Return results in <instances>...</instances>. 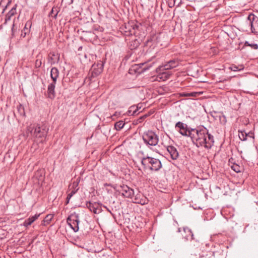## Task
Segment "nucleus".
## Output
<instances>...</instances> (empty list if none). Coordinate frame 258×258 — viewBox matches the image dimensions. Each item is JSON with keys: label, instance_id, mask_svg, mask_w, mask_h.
Returning <instances> with one entry per match:
<instances>
[{"label": "nucleus", "instance_id": "nucleus-1", "mask_svg": "<svg viewBox=\"0 0 258 258\" xmlns=\"http://www.w3.org/2000/svg\"><path fill=\"white\" fill-rule=\"evenodd\" d=\"M49 128L46 123L33 124L27 127V131L31 136L37 139L40 143H43L46 139Z\"/></svg>", "mask_w": 258, "mask_h": 258}, {"label": "nucleus", "instance_id": "nucleus-2", "mask_svg": "<svg viewBox=\"0 0 258 258\" xmlns=\"http://www.w3.org/2000/svg\"><path fill=\"white\" fill-rule=\"evenodd\" d=\"M141 164L145 170L156 172L162 167L161 161L157 158L145 156L141 158Z\"/></svg>", "mask_w": 258, "mask_h": 258}, {"label": "nucleus", "instance_id": "nucleus-3", "mask_svg": "<svg viewBox=\"0 0 258 258\" xmlns=\"http://www.w3.org/2000/svg\"><path fill=\"white\" fill-rule=\"evenodd\" d=\"M207 134V129L206 127H202L197 131L196 133L190 134L193 144L198 148H200L204 141V137Z\"/></svg>", "mask_w": 258, "mask_h": 258}, {"label": "nucleus", "instance_id": "nucleus-4", "mask_svg": "<svg viewBox=\"0 0 258 258\" xmlns=\"http://www.w3.org/2000/svg\"><path fill=\"white\" fill-rule=\"evenodd\" d=\"M142 138L144 143L149 146H155L159 142L158 136L152 131L144 132Z\"/></svg>", "mask_w": 258, "mask_h": 258}, {"label": "nucleus", "instance_id": "nucleus-5", "mask_svg": "<svg viewBox=\"0 0 258 258\" xmlns=\"http://www.w3.org/2000/svg\"><path fill=\"white\" fill-rule=\"evenodd\" d=\"M67 223L75 232L79 231V215L76 212L72 213L67 219Z\"/></svg>", "mask_w": 258, "mask_h": 258}, {"label": "nucleus", "instance_id": "nucleus-6", "mask_svg": "<svg viewBox=\"0 0 258 258\" xmlns=\"http://www.w3.org/2000/svg\"><path fill=\"white\" fill-rule=\"evenodd\" d=\"M103 66V63L101 61L92 65L91 72L89 73L88 77L90 81H93V79L96 78L102 73Z\"/></svg>", "mask_w": 258, "mask_h": 258}, {"label": "nucleus", "instance_id": "nucleus-7", "mask_svg": "<svg viewBox=\"0 0 258 258\" xmlns=\"http://www.w3.org/2000/svg\"><path fill=\"white\" fill-rule=\"evenodd\" d=\"M118 191L122 196L127 198H132L135 194L134 189L125 184L120 185Z\"/></svg>", "mask_w": 258, "mask_h": 258}, {"label": "nucleus", "instance_id": "nucleus-8", "mask_svg": "<svg viewBox=\"0 0 258 258\" xmlns=\"http://www.w3.org/2000/svg\"><path fill=\"white\" fill-rule=\"evenodd\" d=\"M247 23L250 25L251 32L256 34V28L258 27V17L253 14H249L247 18Z\"/></svg>", "mask_w": 258, "mask_h": 258}, {"label": "nucleus", "instance_id": "nucleus-9", "mask_svg": "<svg viewBox=\"0 0 258 258\" xmlns=\"http://www.w3.org/2000/svg\"><path fill=\"white\" fill-rule=\"evenodd\" d=\"M214 139L213 136L209 134L207 130V134L204 137V141L201 147H204L206 149H210L214 145Z\"/></svg>", "mask_w": 258, "mask_h": 258}, {"label": "nucleus", "instance_id": "nucleus-10", "mask_svg": "<svg viewBox=\"0 0 258 258\" xmlns=\"http://www.w3.org/2000/svg\"><path fill=\"white\" fill-rule=\"evenodd\" d=\"M86 207L91 211L95 214H99L101 212V204L99 203H91V202H86Z\"/></svg>", "mask_w": 258, "mask_h": 258}, {"label": "nucleus", "instance_id": "nucleus-11", "mask_svg": "<svg viewBox=\"0 0 258 258\" xmlns=\"http://www.w3.org/2000/svg\"><path fill=\"white\" fill-rule=\"evenodd\" d=\"M179 61L176 59H172L168 61L166 64L159 66V70L167 71L176 68L179 65Z\"/></svg>", "mask_w": 258, "mask_h": 258}, {"label": "nucleus", "instance_id": "nucleus-12", "mask_svg": "<svg viewBox=\"0 0 258 258\" xmlns=\"http://www.w3.org/2000/svg\"><path fill=\"white\" fill-rule=\"evenodd\" d=\"M156 72L158 73L157 79H161L164 81L168 79L171 75V73L170 72L159 70V67L156 69Z\"/></svg>", "mask_w": 258, "mask_h": 258}, {"label": "nucleus", "instance_id": "nucleus-13", "mask_svg": "<svg viewBox=\"0 0 258 258\" xmlns=\"http://www.w3.org/2000/svg\"><path fill=\"white\" fill-rule=\"evenodd\" d=\"M56 83L51 82L47 87V97L50 99H53L55 97V88Z\"/></svg>", "mask_w": 258, "mask_h": 258}, {"label": "nucleus", "instance_id": "nucleus-14", "mask_svg": "<svg viewBox=\"0 0 258 258\" xmlns=\"http://www.w3.org/2000/svg\"><path fill=\"white\" fill-rule=\"evenodd\" d=\"M167 150L170 154V157L173 160H176L179 156L178 152L176 148L173 146H168L167 147Z\"/></svg>", "mask_w": 258, "mask_h": 258}, {"label": "nucleus", "instance_id": "nucleus-15", "mask_svg": "<svg viewBox=\"0 0 258 258\" xmlns=\"http://www.w3.org/2000/svg\"><path fill=\"white\" fill-rule=\"evenodd\" d=\"M59 72L57 68L53 67L50 71V78L53 83H56L57 79L58 78Z\"/></svg>", "mask_w": 258, "mask_h": 258}, {"label": "nucleus", "instance_id": "nucleus-16", "mask_svg": "<svg viewBox=\"0 0 258 258\" xmlns=\"http://www.w3.org/2000/svg\"><path fill=\"white\" fill-rule=\"evenodd\" d=\"M39 215L35 214V215L29 217L27 219L25 220L23 223V226L28 227L31 225L36 219H38Z\"/></svg>", "mask_w": 258, "mask_h": 258}, {"label": "nucleus", "instance_id": "nucleus-17", "mask_svg": "<svg viewBox=\"0 0 258 258\" xmlns=\"http://www.w3.org/2000/svg\"><path fill=\"white\" fill-rule=\"evenodd\" d=\"M16 13V7H13L6 15L5 24L7 23L11 19V17Z\"/></svg>", "mask_w": 258, "mask_h": 258}, {"label": "nucleus", "instance_id": "nucleus-18", "mask_svg": "<svg viewBox=\"0 0 258 258\" xmlns=\"http://www.w3.org/2000/svg\"><path fill=\"white\" fill-rule=\"evenodd\" d=\"M32 21L31 20L27 21L22 31L24 32H26V33H29L30 32V28L32 26Z\"/></svg>", "mask_w": 258, "mask_h": 258}, {"label": "nucleus", "instance_id": "nucleus-19", "mask_svg": "<svg viewBox=\"0 0 258 258\" xmlns=\"http://www.w3.org/2000/svg\"><path fill=\"white\" fill-rule=\"evenodd\" d=\"M229 69L234 72L240 71L244 69V67L242 64L238 66L233 64L229 67Z\"/></svg>", "mask_w": 258, "mask_h": 258}, {"label": "nucleus", "instance_id": "nucleus-20", "mask_svg": "<svg viewBox=\"0 0 258 258\" xmlns=\"http://www.w3.org/2000/svg\"><path fill=\"white\" fill-rule=\"evenodd\" d=\"M179 133L181 134L182 136L186 137H190V134H193L190 132V131L189 129H188L187 126L184 128V129L183 130H180Z\"/></svg>", "mask_w": 258, "mask_h": 258}, {"label": "nucleus", "instance_id": "nucleus-21", "mask_svg": "<svg viewBox=\"0 0 258 258\" xmlns=\"http://www.w3.org/2000/svg\"><path fill=\"white\" fill-rule=\"evenodd\" d=\"M139 41L137 39H135L130 42V49L132 50L135 49L139 46Z\"/></svg>", "mask_w": 258, "mask_h": 258}, {"label": "nucleus", "instance_id": "nucleus-22", "mask_svg": "<svg viewBox=\"0 0 258 258\" xmlns=\"http://www.w3.org/2000/svg\"><path fill=\"white\" fill-rule=\"evenodd\" d=\"M238 136L240 140L242 141H245L247 140V135L245 131H239Z\"/></svg>", "mask_w": 258, "mask_h": 258}, {"label": "nucleus", "instance_id": "nucleus-23", "mask_svg": "<svg viewBox=\"0 0 258 258\" xmlns=\"http://www.w3.org/2000/svg\"><path fill=\"white\" fill-rule=\"evenodd\" d=\"M124 124L125 123L123 121L120 120L115 123L114 127L117 131H119L123 128Z\"/></svg>", "mask_w": 258, "mask_h": 258}, {"label": "nucleus", "instance_id": "nucleus-24", "mask_svg": "<svg viewBox=\"0 0 258 258\" xmlns=\"http://www.w3.org/2000/svg\"><path fill=\"white\" fill-rule=\"evenodd\" d=\"M244 45L245 46H250L253 49H258V45L256 43H250L248 41H245L244 42Z\"/></svg>", "mask_w": 258, "mask_h": 258}, {"label": "nucleus", "instance_id": "nucleus-25", "mask_svg": "<svg viewBox=\"0 0 258 258\" xmlns=\"http://www.w3.org/2000/svg\"><path fill=\"white\" fill-rule=\"evenodd\" d=\"M187 125L186 124L182 123V122L178 121L175 124V127H178L180 130L184 129Z\"/></svg>", "mask_w": 258, "mask_h": 258}, {"label": "nucleus", "instance_id": "nucleus-26", "mask_svg": "<svg viewBox=\"0 0 258 258\" xmlns=\"http://www.w3.org/2000/svg\"><path fill=\"white\" fill-rule=\"evenodd\" d=\"M246 135H247V140L250 139L251 141V142H253L254 139V135L253 132H249L248 133H246Z\"/></svg>", "mask_w": 258, "mask_h": 258}, {"label": "nucleus", "instance_id": "nucleus-27", "mask_svg": "<svg viewBox=\"0 0 258 258\" xmlns=\"http://www.w3.org/2000/svg\"><path fill=\"white\" fill-rule=\"evenodd\" d=\"M132 110H133V113L132 114V115H134L137 114V112L138 111V107H136L135 106H132L130 107V110H128L129 113H131V111H132Z\"/></svg>", "mask_w": 258, "mask_h": 258}, {"label": "nucleus", "instance_id": "nucleus-28", "mask_svg": "<svg viewBox=\"0 0 258 258\" xmlns=\"http://www.w3.org/2000/svg\"><path fill=\"white\" fill-rule=\"evenodd\" d=\"M137 202L138 204H140L142 205H144L148 204V200L147 198H144L140 199V200L139 201H137Z\"/></svg>", "mask_w": 258, "mask_h": 258}, {"label": "nucleus", "instance_id": "nucleus-29", "mask_svg": "<svg viewBox=\"0 0 258 258\" xmlns=\"http://www.w3.org/2000/svg\"><path fill=\"white\" fill-rule=\"evenodd\" d=\"M231 168L236 172L237 173H238L239 172H240V166H238V165L236 164V165H233V166H231Z\"/></svg>", "mask_w": 258, "mask_h": 258}, {"label": "nucleus", "instance_id": "nucleus-30", "mask_svg": "<svg viewBox=\"0 0 258 258\" xmlns=\"http://www.w3.org/2000/svg\"><path fill=\"white\" fill-rule=\"evenodd\" d=\"M183 231L185 232V233H188L189 234L191 235V238L192 239H194L193 238V236H194V234L191 231V230L188 228H183Z\"/></svg>", "mask_w": 258, "mask_h": 258}, {"label": "nucleus", "instance_id": "nucleus-31", "mask_svg": "<svg viewBox=\"0 0 258 258\" xmlns=\"http://www.w3.org/2000/svg\"><path fill=\"white\" fill-rule=\"evenodd\" d=\"M52 56H54V58L56 60L55 61H53V62H51V64L54 63L55 61L58 62L59 61V56L58 54H55V53H53Z\"/></svg>", "mask_w": 258, "mask_h": 258}, {"label": "nucleus", "instance_id": "nucleus-32", "mask_svg": "<svg viewBox=\"0 0 258 258\" xmlns=\"http://www.w3.org/2000/svg\"><path fill=\"white\" fill-rule=\"evenodd\" d=\"M52 217L51 215H47L45 218L44 220H45V221L47 222V223H48L51 220Z\"/></svg>", "mask_w": 258, "mask_h": 258}, {"label": "nucleus", "instance_id": "nucleus-33", "mask_svg": "<svg viewBox=\"0 0 258 258\" xmlns=\"http://www.w3.org/2000/svg\"><path fill=\"white\" fill-rule=\"evenodd\" d=\"M18 110L21 114L24 113V108L21 105L18 107Z\"/></svg>", "mask_w": 258, "mask_h": 258}, {"label": "nucleus", "instance_id": "nucleus-34", "mask_svg": "<svg viewBox=\"0 0 258 258\" xmlns=\"http://www.w3.org/2000/svg\"><path fill=\"white\" fill-rule=\"evenodd\" d=\"M189 97H197L198 95V93L197 92H192L190 93H188Z\"/></svg>", "mask_w": 258, "mask_h": 258}, {"label": "nucleus", "instance_id": "nucleus-35", "mask_svg": "<svg viewBox=\"0 0 258 258\" xmlns=\"http://www.w3.org/2000/svg\"><path fill=\"white\" fill-rule=\"evenodd\" d=\"M35 65L37 68L40 67L41 65V60L37 59L35 61Z\"/></svg>", "mask_w": 258, "mask_h": 258}, {"label": "nucleus", "instance_id": "nucleus-36", "mask_svg": "<svg viewBox=\"0 0 258 258\" xmlns=\"http://www.w3.org/2000/svg\"><path fill=\"white\" fill-rule=\"evenodd\" d=\"M76 191H77L76 190H72L71 191V192L68 194V195L69 196V197L72 198L73 197V196L76 194Z\"/></svg>", "mask_w": 258, "mask_h": 258}, {"label": "nucleus", "instance_id": "nucleus-37", "mask_svg": "<svg viewBox=\"0 0 258 258\" xmlns=\"http://www.w3.org/2000/svg\"><path fill=\"white\" fill-rule=\"evenodd\" d=\"M29 34V33H26V32H24V31H23L22 30V33H21V37H22L24 38V37H25L26 36V35H27V34Z\"/></svg>", "mask_w": 258, "mask_h": 258}, {"label": "nucleus", "instance_id": "nucleus-38", "mask_svg": "<svg viewBox=\"0 0 258 258\" xmlns=\"http://www.w3.org/2000/svg\"><path fill=\"white\" fill-rule=\"evenodd\" d=\"M188 129H189L192 133H196V131H197L199 128L196 129V128H188Z\"/></svg>", "mask_w": 258, "mask_h": 258}, {"label": "nucleus", "instance_id": "nucleus-39", "mask_svg": "<svg viewBox=\"0 0 258 258\" xmlns=\"http://www.w3.org/2000/svg\"><path fill=\"white\" fill-rule=\"evenodd\" d=\"M139 196L140 195H137L136 196V197L135 198V202H134L135 203H137V201H139L140 200V199H139Z\"/></svg>", "mask_w": 258, "mask_h": 258}, {"label": "nucleus", "instance_id": "nucleus-40", "mask_svg": "<svg viewBox=\"0 0 258 258\" xmlns=\"http://www.w3.org/2000/svg\"><path fill=\"white\" fill-rule=\"evenodd\" d=\"M146 117H147V115H145L140 117V118L139 119V122H141L142 121V120L143 119H144V118H145Z\"/></svg>", "mask_w": 258, "mask_h": 258}, {"label": "nucleus", "instance_id": "nucleus-41", "mask_svg": "<svg viewBox=\"0 0 258 258\" xmlns=\"http://www.w3.org/2000/svg\"><path fill=\"white\" fill-rule=\"evenodd\" d=\"M181 95L184 97H189L188 93H183Z\"/></svg>", "mask_w": 258, "mask_h": 258}, {"label": "nucleus", "instance_id": "nucleus-42", "mask_svg": "<svg viewBox=\"0 0 258 258\" xmlns=\"http://www.w3.org/2000/svg\"><path fill=\"white\" fill-rule=\"evenodd\" d=\"M71 197H69V195L67 196V202H66V204H68L69 203V201L71 199Z\"/></svg>", "mask_w": 258, "mask_h": 258}, {"label": "nucleus", "instance_id": "nucleus-43", "mask_svg": "<svg viewBox=\"0 0 258 258\" xmlns=\"http://www.w3.org/2000/svg\"><path fill=\"white\" fill-rule=\"evenodd\" d=\"M103 207L104 208H105L108 212H109L110 213L112 214L111 212V210L109 208H108L106 206H103Z\"/></svg>", "mask_w": 258, "mask_h": 258}, {"label": "nucleus", "instance_id": "nucleus-44", "mask_svg": "<svg viewBox=\"0 0 258 258\" xmlns=\"http://www.w3.org/2000/svg\"><path fill=\"white\" fill-rule=\"evenodd\" d=\"M138 27H139V26H138V25H134V27H133V29H138Z\"/></svg>", "mask_w": 258, "mask_h": 258}, {"label": "nucleus", "instance_id": "nucleus-45", "mask_svg": "<svg viewBox=\"0 0 258 258\" xmlns=\"http://www.w3.org/2000/svg\"><path fill=\"white\" fill-rule=\"evenodd\" d=\"M14 26H15V24H14V22L13 23V26H12V32H14Z\"/></svg>", "mask_w": 258, "mask_h": 258}, {"label": "nucleus", "instance_id": "nucleus-46", "mask_svg": "<svg viewBox=\"0 0 258 258\" xmlns=\"http://www.w3.org/2000/svg\"><path fill=\"white\" fill-rule=\"evenodd\" d=\"M6 8H7V6H6V7L3 9V12H2V13H4V12H5V10H6Z\"/></svg>", "mask_w": 258, "mask_h": 258}, {"label": "nucleus", "instance_id": "nucleus-47", "mask_svg": "<svg viewBox=\"0 0 258 258\" xmlns=\"http://www.w3.org/2000/svg\"><path fill=\"white\" fill-rule=\"evenodd\" d=\"M3 222V218H0V223Z\"/></svg>", "mask_w": 258, "mask_h": 258}, {"label": "nucleus", "instance_id": "nucleus-48", "mask_svg": "<svg viewBox=\"0 0 258 258\" xmlns=\"http://www.w3.org/2000/svg\"><path fill=\"white\" fill-rule=\"evenodd\" d=\"M180 229H181L180 228H178V232H180L181 231Z\"/></svg>", "mask_w": 258, "mask_h": 258}, {"label": "nucleus", "instance_id": "nucleus-49", "mask_svg": "<svg viewBox=\"0 0 258 258\" xmlns=\"http://www.w3.org/2000/svg\"><path fill=\"white\" fill-rule=\"evenodd\" d=\"M114 115V116H116V112H115V113L114 114V115Z\"/></svg>", "mask_w": 258, "mask_h": 258}, {"label": "nucleus", "instance_id": "nucleus-50", "mask_svg": "<svg viewBox=\"0 0 258 258\" xmlns=\"http://www.w3.org/2000/svg\"><path fill=\"white\" fill-rule=\"evenodd\" d=\"M53 58H54V56H52V57H51V59L52 60L53 59Z\"/></svg>", "mask_w": 258, "mask_h": 258}, {"label": "nucleus", "instance_id": "nucleus-51", "mask_svg": "<svg viewBox=\"0 0 258 258\" xmlns=\"http://www.w3.org/2000/svg\"><path fill=\"white\" fill-rule=\"evenodd\" d=\"M53 58H54V56H52V57H51V59L52 60L53 59Z\"/></svg>", "mask_w": 258, "mask_h": 258}]
</instances>
